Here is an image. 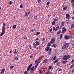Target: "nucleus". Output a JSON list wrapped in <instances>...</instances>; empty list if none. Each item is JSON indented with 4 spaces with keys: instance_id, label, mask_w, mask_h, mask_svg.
<instances>
[{
    "instance_id": "51",
    "label": "nucleus",
    "mask_w": 74,
    "mask_h": 74,
    "mask_svg": "<svg viewBox=\"0 0 74 74\" xmlns=\"http://www.w3.org/2000/svg\"><path fill=\"white\" fill-rule=\"evenodd\" d=\"M59 71H62V69H61V68H59Z\"/></svg>"
},
{
    "instance_id": "52",
    "label": "nucleus",
    "mask_w": 74,
    "mask_h": 74,
    "mask_svg": "<svg viewBox=\"0 0 74 74\" xmlns=\"http://www.w3.org/2000/svg\"><path fill=\"white\" fill-rule=\"evenodd\" d=\"M71 3H74V0H71Z\"/></svg>"
},
{
    "instance_id": "22",
    "label": "nucleus",
    "mask_w": 74,
    "mask_h": 74,
    "mask_svg": "<svg viewBox=\"0 0 74 74\" xmlns=\"http://www.w3.org/2000/svg\"><path fill=\"white\" fill-rule=\"evenodd\" d=\"M36 28H34L30 30L31 32H34V31H36Z\"/></svg>"
},
{
    "instance_id": "20",
    "label": "nucleus",
    "mask_w": 74,
    "mask_h": 74,
    "mask_svg": "<svg viewBox=\"0 0 74 74\" xmlns=\"http://www.w3.org/2000/svg\"><path fill=\"white\" fill-rule=\"evenodd\" d=\"M33 45L34 46V47H33L34 48H36L37 47V45H36V44H35V43H33Z\"/></svg>"
},
{
    "instance_id": "58",
    "label": "nucleus",
    "mask_w": 74,
    "mask_h": 74,
    "mask_svg": "<svg viewBox=\"0 0 74 74\" xmlns=\"http://www.w3.org/2000/svg\"><path fill=\"white\" fill-rule=\"evenodd\" d=\"M14 52H16V49H15L14 50Z\"/></svg>"
},
{
    "instance_id": "27",
    "label": "nucleus",
    "mask_w": 74,
    "mask_h": 74,
    "mask_svg": "<svg viewBox=\"0 0 74 74\" xmlns=\"http://www.w3.org/2000/svg\"><path fill=\"white\" fill-rule=\"evenodd\" d=\"M37 15L34 16V19H37Z\"/></svg>"
},
{
    "instance_id": "29",
    "label": "nucleus",
    "mask_w": 74,
    "mask_h": 74,
    "mask_svg": "<svg viewBox=\"0 0 74 74\" xmlns=\"http://www.w3.org/2000/svg\"><path fill=\"white\" fill-rule=\"evenodd\" d=\"M40 32H37L36 33V36H38L39 34H40Z\"/></svg>"
},
{
    "instance_id": "41",
    "label": "nucleus",
    "mask_w": 74,
    "mask_h": 74,
    "mask_svg": "<svg viewBox=\"0 0 74 74\" xmlns=\"http://www.w3.org/2000/svg\"><path fill=\"white\" fill-rule=\"evenodd\" d=\"M73 62H74V59H73L72 60V61L71 62V63H72V64H73Z\"/></svg>"
},
{
    "instance_id": "36",
    "label": "nucleus",
    "mask_w": 74,
    "mask_h": 74,
    "mask_svg": "<svg viewBox=\"0 0 74 74\" xmlns=\"http://www.w3.org/2000/svg\"><path fill=\"white\" fill-rule=\"evenodd\" d=\"M64 22H62L61 23V26H64Z\"/></svg>"
},
{
    "instance_id": "2",
    "label": "nucleus",
    "mask_w": 74,
    "mask_h": 74,
    "mask_svg": "<svg viewBox=\"0 0 74 74\" xmlns=\"http://www.w3.org/2000/svg\"><path fill=\"white\" fill-rule=\"evenodd\" d=\"M69 46V43H65L63 44V46H62V49H67Z\"/></svg>"
},
{
    "instance_id": "45",
    "label": "nucleus",
    "mask_w": 74,
    "mask_h": 74,
    "mask_svg": "<svg viewBox=\"0 0 74 74\" xmlns=\"http://www.w3.org/2000/svg\"><path fill=\"white\" fill-rule=\"evenodd\" d=\"M52 67V66H50L49 67V68L48 69V70H50V69H51V68Z\"/></svg>"
},
{
    "instance_id": "21",
    "label": "nucleus",
    "mask_w": 74,
    "mask_h": 74,
    "mask_svg": "<svg viewBox=\"0 0 74 74\" xmlns=\"http://www.w3.org/2000/svg\"><path fill=\"white\" fill-rule=\"evenodd\" d=\"M74 66V64L71 66L69 69V70H70V69H72V68H73V67Z\"/></svg>"
},
{
    "instance_id": "10",
    "label": "nucleus",
    "mask_w": 74,
    "mask_h": 74,
    "mask_svg": "<svg viewBox=\"0 0 74 74\" xmlns=\"http://www.w3.org/2000/svg\"><path fill=\"white\" fill-rule=\"evenodd\" d=\"M52 48H50L49 50L48 51V54L49 55H51V52H52L51 51H52Z\"/></svg>"
},
{
    "instance_id": "30",
    "label": "nucleus",
    "mask_w": 74,
    "mask_h": 74,
    "mask_svg": "<svg viewBox=\"0 0 74 74\" xmlns=\"http://www.w3.org/2000/svg\"><path fill=\"white\" fill-rule=\"evenodd\" d=\"M51 23L52 25H54L55 24V23H56V22L53 21Z\"/></svg>"
},
{
    "instance_id": "6",
    "label": "nucleus",
    "mask_w": 74,
    "mask_h": 74,
    "mask_svg": "<svg viewBox=\"0 0 74 74\" xmlns=\"http://www.w3.org/2000/svg\"><path fill=\"white\" fill-rule=\"evenodd\" d=\"M40 62H41V60H40V59H38L36 60L35 63V64H38L39 63H40Z\"/></svg>"
},
{
    "instance_id": "42",
    "label": "nucleus",
    "mask_w": 74,
    "mask_h": 74,
    "mask_svg": "<svg viewBox=\"0 0 74 74\" xmlns=\"http://www.w3.org/2000/svg\"><path fill=\"white\" fill-rule=\"evenodd\" d=\"M38 3H40L41 2V0H37Z\"/></svg>"
},
{
    "instance_id": "57",
    "label": "nucleus",
    "mask_w": 74,
    "mask_h": 74,
    "mask_svg": "<svg viewBox=\"0 0 74 74\" xmlns=\"http://www.w3.org/2000/svg\"><path fill=\"white\" fill-rule=\"evenodd\" d=\"M38 40V38H37L36 39H35V41H37Z\"/></svg>"
},
{
    "instance_id": "49",
    "label": "nucleus",
    "mask_w": 74,
    "mask_h": 74,
    "mask_svg": "<svg viewBox=\"0 0 74 74\" xmlns=\"http://www.w3.org/2000/svg\"><path fill=\"white\" fill-rule=\"evenodd\" d=\"M17 54V52L16 51L14 52V55H16Z\"/></svg>"
},
{
    "instance_id": "60",
    "label": "nucleus",
    "mask_w": 74,
    "mask_h": 74,
    "mask_svg": "<svg viewBox=\"0 0 74 74\" xmlns=\"http://www.w3.org/2000/svg\"><path fill=\"white\" fill-rule=\"evenodd\" d=\"M69 23H70V22H69V21H68V22H67V24L68 25H69Z\"/></svg>"
},
{
    "instance_id": "13",
    "label": "nucleus",
    "mask_w": 74,
    "mask_h": 74,
    "mask_svg": "<svg viewBox=\"0 0 74 74\" xmlns=\"http://www.w3.org/2000/svg\"><path fill=\"white\" fill-rule=\"evenodd\" d=\"M48 62V60L47 59H45L43 61V63H47Z\"/></svg>"
},
{
    "instance_id": "43",
    "label": "nucleus",
    "mask_w": 74,
    "mask_h": 74,
    "mask_svg": "<svg viewBox=\"0 0 74 74\" xmlns=\"http://www.w3.org/2000/svg\"><path fill=\"white\" fill-rule=\"evenodd\" d=\"M71 6H72V7H74V3H73L72 4Z\"/></svg>"
},
{
    "instance_id": "19",
    "label": "nucleus",
    "mask_w": 74,
    "mask_h": 74,
    "mask_svg": "<svg viewBox=\"0 0 74 74\" xmlns=\"http://www.w3.org/2000/svg\"><path fill=\"white\" fill-rule=\"evenodd\" d=\"M51 44H52L51 43V42H49V43H48L47 44V47H50L51 46Z\"/></svg>"
},
{
    "instance_id": "14",
    "label": "nucleus",
    "mask_w": 74,
    "mask_h": 74,
    "mask_svg": "<svg viewBox=\"0 0 74 74\" xmlns=\"http://www.w3.org/2000/svg\"><path fill=\"white\" fill-rule=\"evenodd\" d=\"M35 70V68H34V67L32 66L31 68V69H30V71H33Z\"/></svg>"
},
{
    "instance_id": "8",
    "label": "nucleus",
    "mask_w": 74,
    "mask_h": 74,
    "mask_svg": "<svg viewBox=\"0 0 74 74\" xmlns=\"http://www.w3.org/2000/svg\"><path fill=\"white\" fill-rule=\"evenodd\" d=\"M56 59V56L55 55L53 56L52 58H51V60L53 61V60H55Z\"/></svg>"
},
{
    "instance_id": "44",
    "label": "nucleus",
    "mask_w": 74,
    "mask_h": 74,
    "mask_svg": "<svg viewBox=\"0 0 74 74\" xmlns=\"http://www.w3.org/2000/svg\"><path fill=\"white\" fill-rule=\"evenodd\" d=\"M49 4H50V2H49V1L47 3V5H49Z\"/></svg>"
},
{
    "instance_id": "34",
    "label": "nucleus",
    "mask_w": 74,
    "mask_h": 74,
    "mask_svg": "<svg viewBox=\"0 0 74 74\" xmlns=\"http://www.w3.org/2000/svg\"><path fill=\"white\" fill-rule=\"evenodd\" d=\"M67 62V61H66V60H65V61H63L62 62V63L63 64H65V63H66Z\"/></svg>"
},
{
    "instance_id": "50",
    "label": "nucleus",
    "mask_w": 74,
    "mask_h": 74,
    "mask_svg": "<svg viewBox=\"0 0 74 74\" xmlns=\"http://www.w3.org/2000/svg\"><path fill=\"white\" fill-rule=\"evenodd\" d=\"M14 67V66H10V69H13V68Z\"/></svg>"
},
{
    "instance_id": "26",
    "label": "nucleus",
    "mask_w": 74,
    "mask_h": 74,
    "mask_svg": "<svg viewBox=\"0 0 74 74\" xmlns=\"http://www.w3.org/2000/svg\"><path fill=\"white\" fill-rule=\"evenodd\" d=\"M61 33V30H59L58 31V32L57 33V34H59L60 33Z\"/></svg>"
},
{
    "instance_id": "48",
    "label": "nucleus",
    "mask_w": 74,
    "mask_h": 74,
    "mask_svg": "<svg viewBox=\"0 0 74 74\" xmlns=\"http://www.w3.org/2000/svg\"><path fill=\"white\" fill-rule=\"evenodd\" d=\"M49 31H50V32H52V28L50 29H49Z\"/></svg>"
},
{
    "instance_id": "12",
    "label": "nucleus",
    "mask_w": 74,
    "mask_h": 74,
    "mask_svg": "<svg viewBox=\"0 0 74 74\" xmlns=\"http://www.w3.org/2000/svg\"><path fill=\"white\" fill-rule=\"evenodd\" d=\"M66 18L67 19H69L70 18V15H69V14H66Z\"/></svg>"
},
{
    "instance_id": "32",
    "label": "nucleus",
    "mask_w": 74,
    "mask_h": 74,
    "mask_svg": "<svg viewBox=\"0 0 74 74\" xmlns=\"http://www.w3.org/2000/svg\"><path fill=\"white\" fill-rule=\"evenodd\" d=\"M24 74H30L28 72H27V71H26L24 72Z\"/></svg>"
},
{
    "instance_id": "63",
    "label": "nucleus",
    "mask_w": 74,
    "mask_h": 74,
    "mask_svg": "<svg viewBox=\"0 0 74 74\" xmlns=\"http://www.w3.org/2000/svg\"><path fill=\"white\" fill-rule=\"evenodd\" d=\"M71 45H72V46H73V47H74V44L73 43H72L71 44Z\"/></svg>"
},
{
    "instance_id": "37",
    "label": "nucleus",
    "mask_w": 74,
    "mask_h": 74,
    "mask_svg": "<svg viewBox=\"0 0 74 74\" xmlns=\"http://www.w3.org/2000/svg\"><path fill=\"white\" fill-rule=\"evenodd\" d=\"M58 60H56L54 61V64H55L57 63V62H58Z\"/></svg>"
},
{
    "instance_id": "24",
    "label": "nucleus",
    "mask_w": 74,
    "mask_h": 74,
    "mask_svg": "<svg viewBox=\"0 0 74 74\" xmlns=\"http://www.w3.org/2000/svg\"><path fill=\"white\" fill-rule=\"evenodd\" d=\"M59 26H57V27L56 28L55 31L56 32V31H57V30H58L59 29Z\"/></svg>"
},
{
    "instance_id": "16",
    "label": "nucleus",
    "mask_w": 74,
    "mask_h": 74,
    "mask_svg": "<svg viewBox=\"0 0 74 74\" xmlns=\"http://www.w3.org/2000/svg\"><path fill=\"white\" fill-rule=\"evenodd\" d=\"M28 15H29L28 12H26L25 13V14L24 15V17H26V16H27Z\"/></svg>"
},
{
    "instance_id": "4",
    "label": "nucleus",
    "mask_w": 74,
    "mask_h": 74,
    "mask_svg": "<svg viewBox=\"0 0 74 74\" xmlns=\"http://www.w3.org/2000/svg\"><path fill=\"white\" fill-rule=\"evenodd\" d=\"M50 43L52 44H54L56 42V38L55 37L52 38L50 40Z\"/></svg>"
},
{
    "instance_id": "38",
    "label": "nucleus",
    "mask_w": 74,
    "mask_h": 74,
    "mask_svg": "<svg viewBox=\"0 0 74 74\" xmlns=\"http://www.w3.org/2000/svg\"><path fill=\"white\" fill-rule=\"evenodd\" d=\"M71 27L72 28H74V23H73L72 24Z\"/></svg>"
},
{
    "instance_id": "59",
    "label": "nucleus",
    "mask_w": 74,
    "mask_h": 74,
    "mask_svg": "<svg viewBox=\"0 0 74 74\" xmlns=\"http://www.w3.org/2000/svg\"><path fill=\"white\" fill-rule=\"evenodd\" d=\"M42 41H45V38H43Z\"/></svg>"
},
{
    "instance_id": "61",
    "label": "nucleus",
    "mask_w": 74,
    "mask_h": 74,
    "mask_svg": "<svg viewBox=\"0 0 74 74\" xmlns=\"http://www.w3.org/2000/svg\"><path fill=\"white\" fill-rule=\"evenodd\" d=\"M43 71H44V72H45V68H44L43 69Z\"/></svg>"
},
{
    "instance_id": "23",
    "label": "nucleus",
    "mask_w": 74,
    "mask_h": 74,
    "mask_svg": "<svg viewBox=\"0 0 74 74\" xmlns=\"http://www.w3.org/2000/svg\"><path fill=\"white\" fill-rule=\"evenodd\" d=\"M39 73L40 74H43L44 72H43V71L41 70H40L39 71Z\"/></svg>"
},
{
    "instance_id": "17",
    "label": "nucleus",
    "mask_w": 74,
    "mask_h": 74,
    "mask_svg": "<svg viewBox=\"0 0 74 74\" xmlns=\"http://www.w3.org/2000/svg\"><path fill=\"white\" fill-rule=\"evenodd\" d=\"M67 6H65L63 8V10H67Z\"/></svg>"
},
{
    "instance_id": "15",
    "label": "nucleus",
    "mask_w": 74,
    "mask_h": 74,
    "mask_svg": "<svg viewBox=\"0 0 74 74\" xmlns=\"http://www.w3.org/2000/svg\"><path fill=\"white\" fill-rule=\"evenodd\" d=\"M49 49H50V47H46L45 48V51H49Z\"/></svg>"
},
{
    "instance_id": "64",
    "label": "nucleus",
    "mask_w": 74,
    "mask_h": 74,
    "mask_svg": "<svg viewBox=\"0 0 74 74\" xmlns=\"http://www.w3.org/2000/svg\"><path fill=\"white\" fill-rule=\"evenodd\" d=\"M24 39H26V40H27V38L26 37L24 38Z\"/></svg>"
},
{
    "instance_id": "18",
    "label": "nucleus",
    "mask_w": 74,
    "mask_h": 74,
    "mask_svg": "<svg viewBox=\"0 0 74 74\" xmlns=\"http://www.w3.org/2000/svg\"><path fill=\"white\" fill-rule=\"evenodd\" d=\"M35 44H36L37 45H40V42L38 41H37L35 42Z\"/></svg>"
},
{
    "instance_id": "39",
    "label": "nucleus",
    "mask_w": 74,
    "mask_h": 74,
    "mask_svg": "<svg viewBox=\"0 0 74 74\" xmlns=\"http://www.w3.org/2000/svg\"><path fill=\"white\" fill-rule=\"evenodd\" d=\"M38 64H37L35 66V69H37V66H38Z\"/></svg>"
},
{
    "instance_id": "56",
    "label": "nucleus",
    "mask_w": 74,
    "mask_h": 74,
    "mask_svg": "<svg viewBox=\"0 0 74 74\" xmlns=\"http://www.w3.org/2000/svg\"><path fill=\"white\" fill-rule=\"evenodd\" d=\"M54 22H55L56 21H57V19L56 18H54Z\"/></svg>"
},
{
    "instance_id": "46",
    "label": "nucleus",
    "mask_w": 74,
    "mask_h": 74,
    "mask_svg": "<svg viewBox=\"0 0 74 74\" xmlns=\"http://www.w3.org/2000/svg\"><path fill=\"white\" fill-rule=\"evenodd\" d=\"M29 47L30 49L31 50H32V46H31L30 45L29 46Z\"/></svg>"
},
{
    "instance_id": "1",
    "label": "nucleus",
    "mask_w": 74,
    "mask_h": 74,
    "mask_svg": "<svg viewBox=\"0 0 74 74\" xmlns=\"http://www.w3.org/2000/svg\"><path fill=\"white\" fill-rule=\"evenodd\" d=\"M5 26H6V25H5V23H3V26L2 27V31L1 33L0 34V37L2 36H3V34L5 32Z\"/></svg>"
},
{
    "instance_id": "40",
    "label": "nucleus",
    "mask_w": 74,
    "mask_h": 74,
    "mask_svg": "<svg viewBox=\"0 0 74 74\" xmlns=\"http://www.w3.org/2000/svg\"><path fill=\"white\" fill-rule=\"evenodd\" d=\"M63 26H62V25H60L59 29L60 30L61 29H62V28Z\"/></svg>"
},
{
    "instance_id": "35",
    "label": "nucleus",
    "mask_w": 74,
    "mask_h": 74,
    "mask_svg": "<svg viewBox=\"0 0 74 74\" xmlns=\"http://www.w3.org/2000/svg\"><path fill=\"white\" fill-rule=\"evenodd\" d=\"M62 37H63V36H62V35L61 34L60 36V39H62Z\"/></svg>"
},
{
    "instance_id": "47",
    "label": "nucleus",
    "mask_w": 74,
    "mask_h": 74,
    "mask_svg": "<svg viewBox=\"0 0 74 74\" xmlns=\"http://www.w3.org/2000/svg\"><path fill=\"white\" fill-rule=\"evenodd\" d=\"M9 4L10 5H11V4H12V2H11V1H10L9 2Z\"/></svg>"
},
{
    "instance_id": "31",
    "label": "nucleus",
    "mask_w": 74,
    "mask_h": 74,
    "mask_svg": "<svg viewBox=\"0 0 74 74\" xmlns=\"http://www.w3.org/2000/svg\"><path fill=\"white\" fill-rule=\"evenodd\" d=\"M14 60H16V61H17V60H18V57H16L14 58Z\"/></svg>"
},
{
    "instance_id": "7",
    "label": "nucleus",
    "mask_w": 74,
    "mask_h": 74,
    "mask_svg": "<svg viewBox=\"0 0 74 74\" xmlns=\"http://www.w3.org/2000/svg\"><path fill=\"white\" fill-rule=\"evenodd\" d=\"M66 31V28H65V27H63L62 28V33H65Z\"/></svg>"
},
{
    "instance_id": "33",
    "label": "nucleus",
    "mask_w": 74,
    "mask_h": 74,
    "mask_svg": "<svg viewBox=\"0 0 74 74\" xmlns=\"http://www.w3.org/2000/svg\"><path fill=\"white\" fill-rule=\"evenodd\" d=\"M50 73V71L48 70L47 71V72L46 74H49Z\"/></svg>"
},
{
    "instance_id": "3",
    "label": "nucleus",
    "mask_w": 74,
    "mask_h": 74,
    "mask_svg": "<svg viewBox=\"0 0 74 74\" xmlns=\"http://www.w3.org/2000/svg\"><path fill=\"white\" fill-rule=\"evenodd\" d=\"M63 60H66L67 59H69L70 58V55L69 54H67V55H64L63 56Z\"/></svg>"
},
{
    "instance_id": "28",
    "label": "nucleus",
    "mask_w": 74,
    "mask_h": 74,
    "mask_svg": "<svg viewBox=\"0 0 74 74\" xmlns=\"http://www.w3.org/2000/svg\"><path fill=\"white\" fill-rule=\"evenodd\" d=\"M56 46H57L56 45V44H53L51 45V47H56Z\"/></svg>"
},
{
    "instance_id": "55",
    "label": "nucleus",
    "mask_w": 74,
    "mask_h": 74,
    "mask_svg": "<svg viewBox=\"0 0 74 74\" xmlns=\"http://www.w3.org/2000/svg\"><path fill=\"white\" fill-rule=\"evenodd\" d=\"M53 30H56V29H55V27H53Z\"/></svg>"
},
{
    "instance_id": "62",
    "label": "nucleus",
    "mask_w": 74,
    "mask_h": 74,
    "mask_svg": "<svg viewBox=\"0 0 74 74\" xmlns=\"http://www.w3.org/2000/svg\"><path fill=\"white\" fill-rule=\"evenodd\" d=\"M30 58H32V55H30Z\"/></svg>"
},
{
    "instance_id": "5",
    "label": "nucleus",
    "mask_w": 74,
    "mask_h": 74,
    "mask_svg": "<svg viewBox=\"0 0 74 74\" xmlns=\"http://www.w3.org/2000/svg\"><path fill=\"white\" fill-rule=\"evenodd\" d=\"M72 38H73V37L71 36V35H70V36L68 35L67 36V35H65L64 37V38L66 40H68V39H69V38L71 39Z\"/></svg>"
},
{
    "instance_id": "25",
    "label": "nucleus",
    "mask_w": 74,
    "mask_h": 74,
    "mask_svg": "<svg viewBox=\"0 0 74 74\" xmlns=\"http://www.w3.org/2000/svg\"><path fill=\"white\" fill-rule=\"evenodd\" d=\"M16 25H14L13 26V29H16Z\"/></svg>"
},
{
    "instance_id": "11",
    "label": "nucleus",
    "mask_w": 74,
    "mask_h": 74,
    "mask_svg": "<svg viewBox=\"0 0 74 74\" xmlns=\"http://www.w3.org/2000/svg\"><path fill=\"white\" fill-rule=\"evenodd\" d=\"M5 69H2L0 72V74H3V73H4V71H5Z\"/></svg>"
},
{
    "instance_id": "53",
    "label": "nucleus",
    "mask_w": 74,
    "mask_h": 74,
    "mask_svg": "<svg viewBox=\"0 0 74 74\" xmlns=\"http://www.w3.org/2000/svg\"><path fill=\"white\" fill-rule=\"evenodd\" d=\"M30 12H31V11L29 10L28 12V14H30Z\"/></svg>"
},
{
    "instance_id": "9",
    "label": "nucleus",
    "mask_w": 74,
    "mask_h": 74,
    "mask_svg": "<svg viewBox=\"0 0 74 74\" xmlns=\"http://www.w3.org/2000/svg\"><path fill=\"white\" fill-rule=\"evenodd\" d=\"M32 66V64H30L27 68V71H29V70H30V69H31V66Z\"/></svg>"
},
{
    "instance_id": "54",
    "label": "nucleus",
    "mask_w": 74,
    "mask_h": 74,
    "mask_svg": "<svg viewBox=\"0 0 74 74\" xmlns=\"http://www.w3.org/2000/svg\"><path fill=\"white\" fill-rule=\"evenodd\" d=\"M20 8H22V4H21L20 5Z\"/></svg>"
}]
</instances>
